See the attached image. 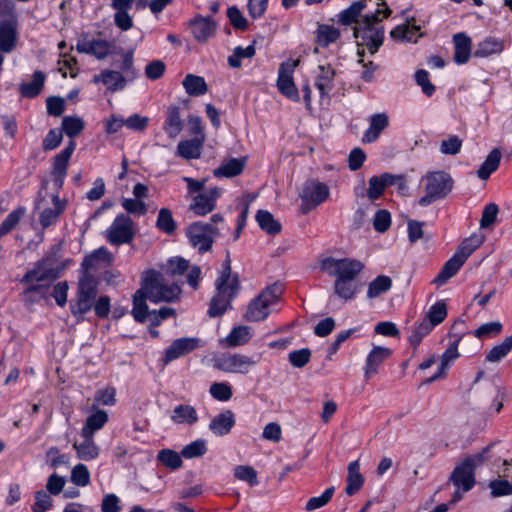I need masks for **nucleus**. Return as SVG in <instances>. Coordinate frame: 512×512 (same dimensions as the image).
Instances as JSON below:
<instances>
[{"label":"nucleus","instance_id":"60","mask_svg":"<svg viewBox=\"0 0 512 512\" xmlns=\"http://www.w3.org/2000/svg\"><path fill=\"white\" fill-rule=\"evenodd\" d=\"M502 324L499 321H492L482 324L475 332L477 338H489L496 336L502 331Z\"/></svg>","mask_w":512,"mask_h":512},{"label":"nucleus","instance_id":"55","mask_svg":"<svg viewBox=\"0 0 512 512\" xmlns=\"http://www.w3.org/2000/svg\"><path fill=\"white\" fill-rule=\"evenodd\" d=\"M207 452L206 441L203 439H197L190 444L186 445L182 451L181 455L186 459H192L196 457H201Z\"/></svg>","mask_w":512,"mask_h":512},{"label":"nucleus","instance_id":"25","mask_svg":"<svg viewBox=\"0 0 512 512\" xmlns=\"http://www.w3.org/2000/svg\"><path fill=\"white\" fill-rule=\"evenodd\" d=\"M52 202L53 208H45L40 213L39 221L43 228H48L49 226L54 225L65 209V203L58 195H54L52 197Z\"/></svg>","mask_w":512,"mask_h":512},{"label":"nucleus","instance_id":"4","mask_svg":"<svg viewBox=\"0 0 512 512\" xmlns=\"http://www.w3.org/2000/svg\"><path fill=\"white\" fill-rule=\"evenodd\" d=\"M142 286L148 299L154 303L172 302L178 298L181 292L178 284L165 283L163 275L155 270H149L145 273Z\"/></svg>","mask_w":512,"mask_h":512},{"label":"nucleus","instance_id":"51","mask_svg":"<svg viewBox=\"0 0 512 512\" xmlns=\"http://www.w3.org/2000/svg\"><path fill=\"white\" fill-rule=\"evenodd\" d=\"M483 240L484 238L481 235H472L461 243L456 254L466 261L468 257L483 243Z\"/></svg>","mask_w":512,"mask_h":512},{"label":"nucleus","instance_id":"38","mask_svg":"<svg viewBox=\"0 0 512 512\" xmlns=\"http://www.w3.org/2000/svg\"><path fill=\"white\" fill-rule=\"evenodd\" d=\"M185 91L190 96H200L207 92V84L203 77L187 74L182 82Z\"/></svg>","mask_w":512,"mask_h":512},{"label":"nucleus","instance_id":"63","mask_svg":"<svg viewBox=\"0 0 512 512\" xmlns=\"http://www.w3.org/2000/svg\"><path fill=\"white\" fill-rule=\"evenodd\" d=\"M211 396L219 401H228L232 397L231 387L224 382H215L210 386Z\"/></svg>","mask_w":512,"mask_h":512},{"label":"nucleus","instance_id":"30","mask_svg":"<svg viewBox=\"0 0 512 512\" xmlns=\"http://www.w3.org/2000/svg\"><path fill=\"white\" fill-rule=\"evenodd\" d=\"M364 484V477L360 473V464L358 460L352 461L348 465L347 486L345 492L348 496L358 492Z\"/></svg>","mask_w":512,"mask_h":512},{"label":"nucleus","instance_id":"59","mask_svg":"<svg viewBox=\"0 0 512 512\" xmlns=\"http://www.w3.org/2000/svg\"><path fill=\"white\" fill-rule=\"evenodd\" d=\"M46 462L51 468L57 469L61 465L68 466L69 457L66 454H61L59 449L53 446L46 452Z\"/></svg>","mask_w":512,"mask_h":512},{"label":"nucleus","instance_id":"19","mask_svg":"<svg viewBox=\"0 0 512 512\" xmlns=\"http://www.w3.org/2000/svg\"><path fill=\"white\" fill-rule=\"evenodd\" d=\"M192 34L198 42H206L215 32L216 25L211 18L196 16L190 21Z\"/></svg>","mask_w":512,"mask_h":512},{"label":"nucleus","instance_id":"1","mask_svg":"<svg viewBox=\"0 0 512 512\" xmlns=\"http://www.w3.org/2000/svg\"><path fill=\"white\" fill-rule=\"evenodd\" d=\"M216 294L210 301L208 314L210 317H219L230 308L231 301L236 297L240 289L238 275L231 274V259L227 252L222 264V271L215 282Z\"/></svg>","mask_w":512,"mask_h":512},{"label":"nucleus","instance_id":"15","mask_svg":"<svg viewBox=\"0 0 512 512\" xmlns=\"http://www.w3.org/2000/svg\"><path fill=\"white\" fill-rule=\"evenodd\" d=\"M198 345L199 339L194 337L178 338L174 340L165 350L163 357L164 364L167 365L171 361L192 352Z\"/></svg>","mask_w":512,"mask_h":512},{"label":"nucleus","instance_id":"36","mask_svg":"<svg viewBox=\"0 0 512 512\" xmlns=\"http://www.w3.org/2000/svg\"><path fill=\"white\" fill-rule=\"evenodd\" d=\"M84 441L82 443H74L73 447L77 452L79 459L89 461L95 459L99 454V448L93 441V436H82Z\"/></svg>","mask_w":512,"mask_h":512},{"label":"nucleus","instance_id":"9","mask_svg":"<svg viewBox=\"0 0 512 512\" xmlns=\"http://www.w3.org/2000/svg\"><path fill=\"white\" fill-rule=\"evenodd\" d=\"M57 257L55 252L47 253L41 260L34 264L23 276L22 283L53 281L60 276L61 269L56 266Z\"/></svg>","mask_w":512,"mask_h":512},{"label":"nucleus","instance_id":"39","mask_svg":"<svg viewBox=\"0 0 512 512\" xmlns=\"http://www.w3.org/2000/svg\"><path fill=\"white\" fill-rule=\"evenodd\" d=\"M392 287V280L389 276L379 275L369 283L367 297L374 299L381 294L389 291Z\"/></svg>","mask_w":512,"mask_h":512},{"label":"nucleus","instance_id":"56","mask_svg":"<svg viewBox=\"0 0 512 512\" xmlns=\"http://www.w3.org/2000/svg\"><path fill=\"white\" fill-rule=\"evenodd\" d=\"M83 128L84 122L78 117L65 116L62 119V130L70 138L77 136Z\"/></svg>","mask_w":512,"mask_h":512},{"label":"nucleus","instance_id":"3","mask_svg":"<svg viewBox=\"0 0 512 512\" xmlns=\"http://www.w3.org/2000/svg\"><path fill=\"white\" fill-rule=\"evenodd\" d=\"M490 447L487 446L481 452L466 457L459 465H457L451 476L450 481L462 492L471 490L475 483V469L481 466L487 460V454Z\"/></svg>","mask_w":512,"mask_h":512},{"label":"nucleus","instance_id":"31","mask_svg":"<svg viewBox=\"0 0 512 512\" xmlns=\"http://www.w3.org/2000/svg\"><path fill=\"white\" fill-rule=\"evenodd\" d=\"M45 82V74L37 70L33 73L31 82L21 83L19 91L22 97L34 98L41 92Z\"/></svg>","mask_w":512,"mask_h":512},{"label":"nucleus","instance_id":"58","mask_svg":"<svg viewBox=\"0 0 512 512\" xmlns=\"http://www.w3.org/2000/svg\"><path fill=\"white\" fill-rule=\"evenodd\" d=\"M189 268V263L187 260L181 257H175L168 260L165 274L170 277H175L178 275H182Z\"/></svg>","mask_w":512,"mask_h":512},{"label":"nucleus","instance_id":"49","mask_svg":"<svg viewBox=\"0 0 512 512\" xmlns=\"http://www.w3.org/2000/svg\"><path fill=\"white\" fill-rule=\"evenodd\" d=\"M48 287L42 284H31L22 293V300L26 304H33L46 297Z\"/></svg>","mask_w":512,"mask_h":512},{"label":"nucleus","instance_id":"33","mask_svg":"<svg viewBox=\"0 0 512 512\" xmlns=\"http://www.w3.org/2000/svg\"><path fill=\"white\" fill-rule=\"evenodd\" d=\"M256 221L259 227L268 235H276L281 232L282 226L274 216L267 210H258L256 213Z\"/></svg>","mask_w":512,"mask_h":512},{"label":"nucleus","instance_id":"5","mask_svg":"<svg viewBox=\"0 0 512 512\" xmlns=\"http://www.w3.org/2000/svg\"><path fill=\"white\" fill-rule=\"evenodd\" d=\"M98 295V282L92 274L80 276L78 280V287L76 299L71 301V313L77 317L78 320H83V315L89 312Z\"/></svg>","mask_w":512,"mask_h":512},{"label":"nucleus","instance_id":"11","mask_svg":"<svg viewBox=\"0 0 512 512\" xmlns=\"http://www.w3.org/2000/svg\"><path fill=\"white\" fill-rule=\"evenodd\" d=\"M134 236V222L126 214L118 215L105 233L106 240L116 246L130 244Z\"/></svg>","mask_w":512,"mask_h":512},{"label":"nucleus","instance_id":"23","mask_svg":"<svg viewBox=\"0 0 512 512\" xmlns=\"http://www.w3.org/2000/svg\"><path fill=\"white\" fill-rule=\"evenodd\" d=\"M17 41L16 25L10 20L0 23V50L10 53L14 50Z\"/></svg>","mask_w":512,"mask_h":512},{"label":"nucleus","instance_id":"32","mask_svg":"<svg viewBox=\"0 0 512 512\" xmlns=\"http://www.w3.org/2000/svg\"><path fill=\"white\" fill-rule=\"evenodd\" d=\"M146 299H148V296L142 286L133 296L132 315L139 323H144L149 315Z\"/></svg>","mask_w":512,"mask_h":512},{"label":"nucleus","instance_id":"57","mask_svg":"<svg viewBox=\"0 0 512 512\" xmlns=\"http://www.w3.org/2000/svg\"><path fill=\"white\" fill-rule=\"evenodd\" d=\"M70 480L73 484L85 487L90 483V473L86 465L77 464L71 471Z\"/></svg>","mask_w":512,"mask_h":512},{"label":"nucleus","instance_id":"6","mask_svg":"<svg viewBox=\"0 0 512 512\" xmlns=\"http://www.w3.org/2000/svg\"><path fill=\"white\" fill-rule=\"evenodd\" d=\"M218 235L219 229L216 226L202 221L190 224L186 230L190 245L201 254L211 250L214 239Z\"/></svg>","mask_w":512,"mask_h":512},{"label":"nucleus","instance_id":"26","mask_svg":"<svg viewBox=\"0 0 512 512\" xmlns=\"http://www.w3.org/2000/svg\"><path fill=\"white\" fill-rule=\"evenodd\" d=\"M170 418L175 424L192 426L198 421V414L193 406L189 404H180L173 409Z\"/></svg>","mask_w":512,"mask_h":512},{"label":"nucleus","instance_id":"48","mask_svg":"<svg viewBox=\"0 0 512 512\" xmlns=\"http://www.w3.org/2000/svg\"><path fill=\"white\" fill-rule=\"evenodd\" d=\"M447 317V306L444 301H438L432 305L426 313L425 319L432 324L433 327L442 323Z\"/></svg>","mask_w":512,"mask_h":512},{"label":"nucleus","instance_id":"18","mask_svg":"<svg viewBox=\"0 0 512 512\" xmlns=\"http://www.w3.org/2000/svg\"><path fill=\"white\" fill-rule=\"evenodd\" d=\"M389 125V118L386 113H377L371 115L369 118V127L364 132L362 137L363 143L375 142L383 130Z\"/></svg>","mask_w":512,"mask_h":512},{"label":"nucleus","instance_id":"46","mask_svg":"<svg viewBox=\"0 0 512 512\" xmlns=\"http://www.w3.org/2000/svg\"><path fill=\"white\" fill-rule=\"evenodd\" d=\"M512 350V336L506 337L500 344L495 345L487 354L486 360L491 363L499 362Z\"/></svg>","mask_w":512,"mask_h":512},{"label":"nucleus","instance_id":"12","mask_svg":"<svg viewBox=\"0 0 512 512\" xmlns=\"http://www.w3.org/2000/svg\"><path fill=\"white\" fill-rule=\"evenodd\" d=\"M298 64V60L281 63L277 79V88L280 93L295 102L300 99L298 89L293 81V73Z\"/></svg>","mask_w":512,"mask_h":512},{"label":"nucleus","instance_id":"17","mask_svg":"<svg viewBox=\"0 0 512 512\" xmlns=\"http://www.w3.org/2000/svg\"><path fill=\"white\" fill-rule=\"evenodd\" d=\"M336 72L330 64L319 65L315 75V86L318 89L321 98L329 97L334 88V78Z\"/></svg>","mask_w":512,"mask_h":512},{"label":"nucleus","instance_id":"61","mask_svg":"<svg viewBox=\"0 0 512 512\" xmlns=\"http://www.w3.org/2000/svg\"><path fill=\"white\" fill-rule=\"evenodd\" d=\"M53 506L51 496L44 490L35 492V503L32 507L33 512H47Z\"/></svg>","mask_w":512,"mask_h":512},{"label":"nucleus","instance_id":"34","mask_svg":"<svg viewBox=\"0 0 512 512\" xmlns=\"http://www.w3.org/2000/svg\"><path fill=\"white\" fill-rule=\"evenodd\" d=\"M108 421V414L104 410H96L91 414L82 428V436H93V434L100 430Z\"/></svg>","mask_w":512,"mask_h":512},{"label":"nucleus","instance_id":"37","mask_svg":"<svg viewBox=\"0 0 512 512\" xmlns=\"http://www.w3.org/2000/svg\"><path fill=\"white\" fill-rule=\"evenodd\" d=\"M501 160V151L498 148H494L486 157L477 171V175L480 179L485 180L498 168Z\"/></svg>","mask_w":512,"mask_h":512},{"label":"nucleus","instance_id":"41","mask_svg":"<svg viewBox=\"0 0 512 512\" xmlns=\"http://www.w3.org/2000/svg\"><path fill=\"white\" fill-rule=\"evenodd\" d=\"M76 148V143L71 140L68 145L55 156L53 163V173H67L68 161Z\"/></svg>","mask_w":512,"mask_h":512},{"label":"nucleus","instance_id":"44","mask_svg":"<svg viewBox=\"0 0 512 512\" xmlns=\"http://www.w3.org/2000/svg\"><path fill=\"white\" fill-rule=\"evenodd\" d=\"M202 141L199 139L181 141L177 146V153L185 159H196L200 156Z\"/></svg>","mask_w":512,"mask_h":512},{"label":"nucleus","instance_id":"64","mask_svg":"<svg viewBox=\"0 0 512 512\" xmlns=\"http://www.w3.org/2000/svg\"><path fill=\"white\" fill-rule=\"evenodd\" d=\"M461 147L462 140L458 136L452 135L440 143V152L445 155H456L460 152Z\"/></svg>","mask_w":512,"mask_h":512},{"label":"nucleus","instance_id":"35","mask_svg":"<svg viewBox=\"0 0 512 512\" xmlns=\"http://www.w3.org/2000/svg\"><path fill=\"white\" fill-rule=\"evenodd\" d=\"M503 41L494 37H487L481 41L474 52L475 57H489L493 54H499L503 51Z\"/></svg>","mask_w":512,"mask_h":512},{"label":"nucleus","instance_id":"42","mask_svg":"<svg viewBox=\"0 0 512 512\" xmlns=\"http://www.w3.org/2000/svg\"><path fill=\"white\" fill-rule=\"evenodd\" d=\"M317 42L322 47H327L331 43H334L340 37V31L334 26L330 25H319L316 31Z\"/></svg>","mask_w":512,"mask_h":512},{"label":"nucleus","instance_id":"54","mask_svg":"<svg viewBox=\"0 0 512 512\" xmlns=\"http://www.w3.org/2000/svg\"><path fill=\"white\" fill-rule=\"evenodd\" d=\"M434 327L430 324L427 319H423L420 323H418L414 329L412 330L411 335L409 336V342L414 347H417L422 339L428 335Z\"/></svg>","mask_w":512,"mask_h":512},{"label":"nucleus","instance_id":"16","mask_svg":"<svg viewBox=\"0 0 512 512\" xmlns=\"http://www.w3.org/2000/svg\"><path fill=\"white\" fill-rule=\"evenodd\" d=\"M135 0H111V7L116 11L114 23L122 31H128L133 26L132 17L128 11L132 8Z\"/></svg>","mask_w":512,"mask_h":512},{"label":"nucleus","instance_id":"53","mask_svg":"<svg viewBox=\"0 0 512 512\" xmlns=\"http://www.w3.org/2000/svg\"><path fill=\"white\" fill-rule=\"evenodd\" d=\"M334 492L335 488L331 486L327 488L320 496L310 498L305 505V510L311 512L324 507L331 501Z\"/></svg>","mask_w":512,"mask_h":512},{"label":"nucleus","instance_id":"62","mask_svg":"<svg viewBox=\"0 0 512 512\" xmlns=\"http://www.w3.org/2000/svg\"><path fill=\"white\" fill-rule=\"evenodd\" d=\"M234 475L237 479L248 482L251 486L258 484L257 473L251 466H237L234 470Z\"/></svg>","mask_w":512,"mask_h":512},{"label":"nucleus","instance_id":"43","mask_svg":"<svg viewBox=\"0 0 512 512\" xmlns=\"http://www.w3.org/2000/svg\"><path fill=\"white\" fill-rule=\"evenodd\" d=\"M156 227L168 235H172L176 231L177 225L170 209L161 208L159 210Z\"/></svg>","mask_w":512,"mask_h":512},{"label":"nucleus","instance_id":"8","mask_svg":"<svg viewBox=\"0 0 512 512\" xmlns=\"http://www.w3.org/2000/svg\"><path fill=\"white\" fill-rule=\"evenodd\" d=\"M280 294V286L274 284L267 287L258 297L251 301L245 318L252 322L264 320L269 315V306L277 302Z\"/></svg>","mask_w":512,"mask_h":512},{"label":"nucleus","instance_id":"27","mask_svg":"<svg viewBox=\"0 0 512 512\" xmlns=\"http://www.w3.org/2000/svg\"><path fill=\"white\" fill-rule=\"evenodd\" d=\"M464 263L465 261L455 253L447 262H445L444 266L433 280V283L438 286L444 285L458 272Z\"/></svg>","mask_w":512,"mask_h":512},{"label":"nucleus","instance_id":"24","mask_svg":"<svg viewBox=\"0 0 512 512\" xmlns=\"http://www.w3.org/2000/svg\"><path fill=\"white\" fill-rule=\"evenodd\" d=\"M454 56L453 59L457 64H465L471 56L472 42L470 37L465 33H457L453 36Z\"/></svg>","mask_w":512,"mask_h":512},{"label":"nucleus","instance_id":"40","mask_svg":"<svg viewBox=\"0 0 512 512\" xmlns=\"http://www.w3.org/2000/svg\"><path fill=\"white\" fill-rule=\"evenodd\" d=\"M215 207L216 203H213L211 198H208L204 193H200L193 198L189 209L197 216H204L213 211Z\"/></svg>","mask_w":512,"mask_h":512},{"label":"nucleus","instance_id":"29","mask_svg":"<svg viewBox=\"0 0 512 512\" xmlns=\"http://www.w3.org/2000/svg\"><path fill=\"white\" fill-rule=\"evenodd\" d=\"M246 164L245 158H231L223 161V163L214 170L215 177L231 178L242 173Z\"/></svg>","mask_w":512,"mask_h":512},{"label":"nucleus","instance_id":"50","mask_svg":"<svg viewBox=\"0 0 512 512\" xmlns=\"http://www.w3.org/2000/svg\"><path fill=\"white\" fill-rule=\"evenodd\" d=\"M26 213L25 207H18L17 209L13 210L11 213L8 214V216L5 218V220L0 225V236H4L11 232L16 225L20 222L22 217Z\"/></svg>","mask_w":512,"mask_h":512},{"label":"nucleus","instance_id":"7","mask_svg":"<svg viewBox=\"0 0 512 512\" xmlns=\"http://www.w3.org/2000/svg\"><path fill=\"white\" fill-rule=\"evenodd\" d=\"M320 268L330 276L336 277V279L354 281L363 269V264L350 258L335 259L327 257L321 261Z\"/></svg>","mask_w":512,"mask_h":512},{"label":"nucleus","instance_id":"20","mask_svg":"<svg viewBox=\"0 0 512 512\" xmlns=\"http://www.w3.org/2000/svg\"><path fill=\"white\" fill-rule=\"evenodd\" d=\"M235 425V415L231 410H225L212 418L209 429L216 436L227 435Z\"/></svg>","mask_w":512,"mask_h":512},{"label":"nucleus","instance_id":"52","mask_svg":"<svg viewBox=\"0 0 512 512\" xmlns=\"http://www.w3.org/2000/svg\"><path fill=\"white\" fill-rule=\"evenodd\" d=\"M335 294L344 300H351L356 293V287L353 280L336 279L334 283Z\"/></svg>","mask_w":512,"mask_h":512},{"label":"nucleus","instance_id":"45","mask_svg":"<svg viewBox=\"0 0 512 512\" xmlns=\"http://www.w3.org/2000/svg\"><path fill=\"white\" fill-rule=\"evenodd\" d=\"M181 456V454L172 449H162L157 454V460L161 462L165 467L171 470H176L179 469L183 464Z\"/></svg>","mask_w":512,"mask_h":512},{"label":"nucleus","instance_id":"21","mask_svg":"<svg viewBox=\"0 0 512 512\" xmlns=\"http://www.w3.org/2000/svg\"><path fill=\"white\" fill-rule=\"evenodd\" d=\"M93 81L94 83L102 82L108 87L109 91L116 92L123 90L128 80L119 71L104 70L101 74L95 75Z\"/></svg>","mask_w":512,"mask_h":512},{"label":"nucleus","instance_id":"10","mask_svg":"<svg viewBox=\"0 0 512 512\" xmlns=\"http://www.w3.org/2000/svg\"><path fill=\"white\" fill-rule=\"evenodd\" d=\"M329 187L316 179H307L302 187L299 197L302 200L301 211L309 213L312 209L323 203L329 197Z\"/></svg>","mask_w":512,"mask_h":512},{"label":"nucleus","instance_id":"13","mask_svg":"<svg viewBox=\"0 0 512 512\" xmlns=\"http://www.w3.org/2000/svg\"><path fill=\"white\" fill-rule=\"evenodd\" d=\"M256 363V360L246 355L228 354L220 357L216 361L215 367L227 373L246 374L249 372L250 368L254 366Z\"/></svg>","mask_w":512,"mask_h":512},{"label":"nucleus","instance_id":"2","mask_svg":"<svg viewBox=\"0 0 512 512\" xmlns=\"http://www.w3.org/2000/svg\"><path fill=\"white\" fill-rule=\"evenodd\" d=\"M424 185L425 195L422 196L418 203L422 207H426L435 201L444 199L453 188V179L449 173L445 171L428 172L421 179Z\"/></svg>","mask_w":512,"mask_h":512},{"label":"nucleus","instance_id":"22","mask_svg":"<svg viewBox=\"0 0 512 512\" xmlns=\"http://www.w3.org/2000/svg\"><path fill=\"white\" fill-rule=\"evenodd\" d=\"M391 355V350L382 346H374L368 354L365 366V377L368 379L376 374L378 367Z\"/></svg>","mask_w":512,"mask_h":512},{"label":"nucleus","instance_id":"14","mask_svg":"<svg viewBox=\"0 0 512 512\" xmlns=\"http://www.w3.org/2000/svg\"><path fill=\"white\" fill-rule=\"evenodd\" d=\"M76 49L79 53L93 55L101 60L114 53L116 45L104 39L83 40L77 43Z\"/></svg>","mask_w":512,"mask_h":512},{"label":"nucleus","instance_id":"47","mask_svg":"<svg viewBox=\"0 0 512 512\" xmlns=\"http://www.w3.org/2000/svg\"><path fill=\"white\" fill-rule=\"evenodd\" d=\"M250 338L251 333L249 328L246 326H238L232 329L225 341L229 347H236L244 345Z\"/></svg>","mask_w":512,"mask_h":512},{"label":"nucleus","instance_id":"28","mask_svg":"<svg viewBox=\"0 0 512 512\" xmlns=\"http://www.w3.org/2000/svg\"><path fill=\"white\" fill-rule=\"evenodd\" d=\"M183 129V121L178 106H170L167 110L164 131L170 138H176Z\"/></svg>","mask_w":512,"mask_h":512}]
</instances>
